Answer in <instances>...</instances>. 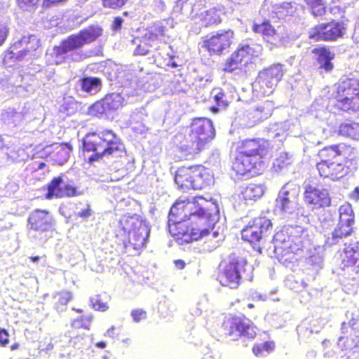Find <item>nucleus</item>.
I'll use <instances>...</instances> for the list:
<instances>
[{
	"mask_svg": "<svg viewBox=\"0 0 359 359\" xmlns=\"http://www.w3.org/2000/svg\"><path fill=\"white\" fill-rule=\"evenodd\" d=\"M215 136L212 122L205 118H194L186 133H177L174 142L179 158L190 160L205 149Z\"/></svg>",
	"mask_w": 359,
	"mask_h": 359,
	"instance_id": "1",
	"label": "nucleus"
},
{
	"mask_svg": "<svg viewBox=\"0 0 359 359\" xmlns=\"http://www.w3.org/2000/svg\"><path fill=\"white\" fill-rule=\"evenodd\" d=\"M102 29L91 26L79 32L77 34L69 36L46 53L47 62L50 65H60L82 60L83 55L79 50L86 44L94 41L102 34Z\"/></svg>",
	"mask_w": 359,
	"mask_h": 359,
	"instance_id": "2",
	"label": "nucleus"
},
{
	"mask_svg": "<svg viewBox=\"0 0 359 359\" xmlns=\"http://www.w3.org/2000/svg\"><path fill=\"white\" fill-rule=\"evenodd\" d=\"M82 145L85 152L93 153L88 157L90 163L105 156H118L124 150L121 139L112 130H108L87 134Z\"/></svg>",
	"mask_w": 359,
	"mask_h": 359,
	"instance_id": "3",
	"label": "nucleus"
},
{
	"mask_svg": "<svg viewBox=\"0 0 359 359\" xmlns=\"http://www.w3.org/2000/svg\"><path fill=\"white\" fill-rule=\"evenodd\" d=\"M344 149V144H334L325 147L318 151L320 161L316 164V168L321 177L336 180L348 173V168L342 156Z\"/></svg>",
	"mask_w": 359,
	"mask_h": 359,
	"instance_id": "4",
	"label": "nucleus"
},
{
	"mask_svg": "<svg viewBox=\"0 0 359 359\" xmlns=\"http://www.w3.org/2000/svg\"><path fill=\"white\" fill-rule=\"evenodd\" d=\"M219 267L218 280L221 285L231 289L237 288L241 279L251 280L252 278L253 268L243 258L231 255L228 262H222Z\"/></svg>",
	"mask_w": 359,
	"mask_h": 359,
	"instance_id": "5",
	"label": "nucleus"
},
{
	"mask_svg": "<svg viewBox=\"0 0 359 359\" xmlns=\"http://www.w3.org/2000/svg\"><path fill=\"white\" fill-rule=\"evenodd\" d=\"M184 217L189 216L188 220L200 223L208 222L213 224L219 219V209L217 205L208 201L203 197H191L184 200Z\"/></svg>",
	"mask_w": 359,
	"mask_h": 359,
	"instance_id": "6",
	"label": "nucleus"
},
{
	"mask_svg": "<svg viewBox=\"0 0 359 359\" xmlns=\"http://www.w3.org/2000/svg\"><path fill=\"white\" fill-rule=\"evenodd\" d=\"M175 182L183 190L202 189L210 185L212 177L203 166L182 167L176 171Z\"/></svg>",
	"mask_w": 359,
	"mask_h": 359,
	"instance_id": "7",
	"label": "nucleus"
},
{
	"mask_svg": "<svg viewBox=\"0 0 359 359\" xmlns=\"http://www.w3.org/2000/svg\"><path fill=\"white\" fill-rule=\"evenodd\" d=\"M303 236L304 230L299 226L284 227L273 236L274 252L278 255H284L303 250Z\"/></svg>",
	"mask_w": 359,
	"mask_h": 359,
	"instance_id": "8",
	"label": "nucleus"
},
{
	"mask_svg": "<svg viewBox=\"0 0 359 359\" xmlns=\"http://www.w3.org/2000/svg\"><path fill=\"white\" fill-rule=\"evenodd\" d=\"M54 226V219L48 211L36 209L29 214L27 219L29 237L43 244L53 236Z\"/></svg>",
	"mask_w": 359,
	"mask_h": 359,
	"instance_id": "9",
	"label": "nucleus"
},
{
	"mask_svg": "<svg viewBox=\"0 0 359 359\" xmlns=\"http://www.w3.org/2000/svg\"><path fill=\"white\" fill-rule=\"evenodd\" d=\"M339 220L333 231L326 236L325 245L331 247L344 241L354 231L355 215L352 206L344 203L338 210Z\"/></svg>",
	"mask_w": 359,
	"mask_h": 359,
	"instance_id": "10",
	"label": "nucleus"
},
{
	"mask_svg": "<svg viewBox=\"0 0 359 359\" xmlns=\"http://www.w3.org/2000/svg\"><path fill=\"white\" fill-rule=\"evenodd\" d=\"M120 226L128 235L129 243L135 249L144 247L150 233L147 223L139 215H123L119 220Z\"/></svg>",
	"mask_w": 359,
	"mask_h": 359,
	"instance_id": "11",
	"label": "nucleus"
},
{
	"mask_svg": "<svg viewBox=\"0 0 359 359\" xmlns=\"http://www.w3.org/2000/svg\"><path fill=\"white\" fill-rule=\"evenodd\" d=\"M335 99L339 109L348 112L359 111V81L353 79L340 80Z\"/></svg>",
	"mask_w": 359,
	"mask_h": 359,
	"instance_id": "12",
	"label": "nucleus"
},
{
	"mask_svg": "<svg viewBox=\"0 0 359 359\" xmlns=\"http://www.w3.org/2000/svg\"><path fill=\"white\" fill-rule=\"evenodd\" d=\"M283 65L278 63L260 71L252 84V89L257 97L269 95L275 89L284 74Z\"/></svg>",
	"mask_w": 359,
	"mask_h": 359,
	"instance_id": "13",
	"label": "nucleus"
},
{
	"mask_svg": "<svg viewBox=\"0 0 359 359\" xmlns=\"http://www.w3.org/2000/svg\"><path fill=\"white\" fill-rule=\"evenodd\" d=\"M300 187L293 182L286 183L280 190L276 200V207L284 217H293L299 208Z\"/></svg>",
	"mask_w": 359,
	"mask_h": 359,
	"instance_id": "14",
	"label": "nucleus"
},
{
	"mask_svg": "<svg viewBox=\"0 0 359 359\" xmlns=\"http://www.w3.org/2000/svg\"><path fill=\"white\" fill-rule=\"evenodd\" d=\"M304 201L312 210L329 207L331 196L329 186L311 182L304 185Z\"/></svg>",
	"mask_w": 359,
	"mask_h": 359,
	"instance_id": "15",
	"label": "nucleus"
},
{
	"mask_svg": "<svg viewBox=\"0 0 359 359\" xmlns=\"http://www.w3.org/2000/svg\"><path fill=\"white\" fill-rule=\"evenodd\" d=\"M271 221L266 217H259L250 220L242 230L241 236L244 241L252 244H260L271 233Z\"/></svg>",
	"mask_w": 359,
	"mask_h": 359,
	"instance_id": "16",
	"label": "nucleus"
},
{
	"mask_svg": "<svg viewBox=\"0 0 359 359\" xmlns=\"http://www.w3.org/2000/svg\"><path fill=\"white\" fill-rule=\"evenodd\" d=\"M222 330L224 334L231 337L232 340H236L241 337L250 339L256 336L255 327L250 320L245 318H226L223 323Z\"/></svg>",
	"mask_w": 359,
	"mask_h": 359,
	"instance_id": "17",
	"label": "nucleus"
},
{
	"mask_svg": "<svg viewBox=\"0 0 359 359\" xmlns=\"http://www.w3.org/2000/svg\"><path fill=\"white\" fill-rule=\"evenodd\" d=\"M234 39V32L231 29H222L208 35L203 46L212 55H222L227 51Z\"/></svg>",
	"mask_w": 359,
	"mask_h": 359,
	"instance_id": "18",
	"label": "nucleus"
},
{
	"mask_svg": "<svg viewBox=\"0 0 359 359\" xmlns=\"http://www.w3.org/2000/svg\"><path fill=\"white\" fill-rule=\"evenodd\" d=\"M262 51V46L256 44H242L227 60L224 65V70L231 72L240 68L242 63L246 64L250 60V56L257 57Z\"/></svg>",
	"mask_w": 359,
	"mask_h": 359,
	"instance_id": "19",
	"label": "nucleus"
},
{
	"mask_svg": "<svg viewBox=\"0 0 359 359\" xmlns=\"http://www.w3.org/2000/svg\"><path fill=\"white\" fill-rule=\"evenodd\" d=\"M39 46V40L35 35L24 36L10 47V57L15 58L18 61H29Z\"/></svg>",
	"mask_w": 359,
	"mask_h": 359,
	"instance_id": "20",
	"label": "nucleus"
},
{
	"mask_svg": "<svg viewBox=\"0 0 359 359\" xmlns=\"http://www.w3.org/2000/svg\"><path fill=\"white\" fill-rule=\"evenodd\" d=\"M346 30L344 22L332 21L315 27L309 32V37L316 41H333L341 37Z\"/></svg>",
	"mask_w": 359,
	"mask_h": 359,
	"instance_id": "21",
	"label": "nucleus"
},
{
	"mask_svg": "<svg viewBox=\"0 0 359 359\" xmlns=\"http://www.w3.org/2000/svg\"><path fill=\"white\" fill-rule=\"evenodd\" d=\"M265 164L259 157H250L238 154L233 163V170L240 175H245L248 173L257 175L264 170Z\"/></svg>",
	"mask_w": 359,
	"mask_h": 359,
	"instance_id": "22",
	"label": "nucleus"
},
{
	"mask_svg": "<svg viewBox=\"0 0 359 359\" xmlns=\"http://www.w3.org/2000/svg\"><path fill=\"white\" fill-rule=\"evenodd\" d=\"M353 319L348 323L344 322L341 324V331L342 335L339 337L337 344L344 350L348 351L347 353H355L359 351V337L352 336L353 328L352 326L355 324Z\"/></svg>",
	"mask_w": 359,
	"mask_h": 359,
	"instance_id": "23",
	"label": "nucleus"
},
{
	"mask_svg": "<svg viewBox=\"0 0 359 359\" xmlns=\"http://www.w3.org/2000/svg\"><path fill=\"white\" fill-rule=\"evenodd\" d=\"M76 188L65 182L62 177L54 178L48 188L47 198H62L65 196L72 197L81 195Z\"/></svg>",
	"mask_w": 359,
	"mask_h": 359,
	"instance_id": "24",
	"label": "nucleus"
},
{
	"mask_svg": "<svg viewBox=\"0 0 359 359\" xmlns=\"http://www.w3.org/2000/svg\"><path fill=\"white\" fill-rule=\"evenodd\" d=\"M265 144L263 140H245L239 147V153L250 157H259L262 160L266 154Z\"/></svg>",
	"mask_w": 359,
	"mask_h": 359,
	"instance_id": "25",
	"label": "nucleus"
},
{
	"mask_svg": "<svg viewBox=\"0 0 359 359\" xmlns=\"http://www.w3.org/2000/svg\"><path fill=\"white\" fill-rule=\"evenodd\" d=\"M344 267L353 268V271L359 274V242L350 243L344 248Z\"/></svg>",
	"mask_w": 359,
	"mask_h": 359,
	"instance_id": "26",
	"label": "nucleus"
},
{
	"mask_svg": "<svg viewBox=\"0 0 359 359\" xmlns=\"http://www.w3.org/2000/svg\"><path fill=\"white\" fill-rule=\"evenodd\" d=\"M224 14V8L218 6L211 8L198 15V21L204 27L217 25L222 22V16Z\"/></svg>",
	"mask_w": 359,
	"mask_h": 359,
	"instance_id": "27",
	"label": "nucleus"
},
{
	"mask_svg": "<svg viewBox=\"0 0 359 359\" xmlns=\"http://www.w3.org/2000/svg\"><path fill=\"white\" fill-rule=\"evenodd\" d=\"M210 96L216 104L210 107V111L214 114L224 110L231 102V97L225 93L224 90L220 88L212 89L210 93Z\"/></svg>",
	"mask_w": 359,
	"mask_h": 359,
	"instance_id": "28",
	"label": "nucleus"
},
{
	"mask_svg": "<svg viewBox=\"0 0 359 359\" xmlns=\"http://www.w3.org/2000/svg\"><path fill=\"white\" fill-rule=\"evenodd\" d=\"M3 122L11 128L19 126L24 120L25 114L22 111H18L13 107L3 109L1 114Z\"/></svg>",
	"mask_w": 359,
	"mask_h": 359,
	"instance_id": "29",
	"label": "nucleus"
},
{
	"mask_svg": "<svg viewBox=\"0 0 359 359\" xmlns=\"http://www.w3.org/2000/svg\"><path fill=\"white\" fill-rule=\"evenodd\" d=\"M81 90L93 95L100 92L102 87L101 79L95 76H84L79 80Z\"/></svg>",
	"mask_w": 359,
	"mask_h": 359,
	"instance_id": "30",
	"label": "nucleus"
},
{
	"mask_svg": "<svg viewBox=\"0 0 359 359\" xmlns=\"http://www.w3.org/2000/svg\"><path fill=\"white\" fill-rule=\"evenodd\" d=\"M317 57V62L320 69H323L326 72H330L333 69L332 60L334 57V54L325 48H316L313 50Z\"/></svg>",
	"mask_w": 359,
	"mask_h": 359,
	"instance_id": "31",
	"label": "nucleus"
},
{
	"mask_svg": "<svg viewBox=\"0 0 359 359\" xmlns=\"http://www.w3.org/2000/svg\"><path fill=\"white\" fill-rule=\"evenodd\" d=\"M203 6L201 0H179L177 6H180L182 13L190 10L189 17L192 20H198V11Z\"/></svg>",
	"mask_w": 359,
	"mask_h": 359,
	"instance_id": "32",
	"label": "nucleus"
},
{
	"mask_svg": "<svg viewBox=\"0 0 359 359\" xmlns=\"http://www.w3.org/2000/svg\"><path fill=\"white\" fill-rule=\"evenodd\" d=\"M132 43L137 46L134 50V55H148L151 51V48L156 45L153 41H150L144 33L141 37L135 38Z\"/></svg>",
	"mask_w": 359,
	"mask_h": 359,
	"instance_id": "33",
	"label": "nucleus"
},
{
	"mask_svg": "<svg viewBox=\"0 0 359 359\" xmlns=\"http://www.w3.org/2000/svg\"><path fill=\"white\" fill-rule=\"evenodd\" d=\"M207 233H208V229H201L191 227L189 231L176 237V239L180 243V244L189 243L193 241H197L198 238H203Z\"/></svg>",
	"mask_w": 359,
	"mask_h": 359,
	"instance_id": "34",
	"label": "nucleus"
},
{
	"mask_svg": "<svg viewBox=\"0 0 359 359\" xmlns=\"http://www.w3.org/2000/svg\"><path fill=\"white\" fill-rule=\"evenodd\" d=\"M338 133L353 140H359V123L355 122L341 123L339 127Z\"/></svg>",
	"mask_w": 359,
	"mask_h": 359,
	"instance_id": "35",
	"label": "nucleus"
},
{
	"mask_svg": "<svg viewBox=\"0 0 359 359\" xmlns=\"http://www.w3.org/2000/svg\"><path fill=\"white\" fill-rule=\"evenodd\" d=\"M184 200H182L181 198L178 199L175 203L170 208L169 215H168V226L169 229V232H172V222H176V220L178 219V217L183 213V217H184Z\"/></svg>",
	"mask_w": 359,
	"mask_h": 359,
	"instance_id": "36",
	"label": "nucleus"
},
{
	"mask_svg": "<svg viewBox=\"0 0 359 359\" xmlns=\"http://www.w3.org/2000/svg\"><path fill=\"white\" fill-rule=\"evenodd\" d=\"M55 299L54 308L57 313L66 311L68 303L72 299V294L69 291H61L53 296Z\"/></svg>",
	"mask_w": 359,
	"mask_h": 359,
	"instance_id": "37",
	"label": "nucleus"
},
{
	"mask_svg": "<svg viewBox=\"0 0 359 359\" xmlns=\"http://www.w3.org/2000/svg\"><path fill=\"white\" fill-rule=\"evenodd\" d=\"M166 27L161 21H157L146 29L144 34L149 37L150 41H153L156 44L159 39L165 34Z\"/></svg>",
	"mask_w": 359,
	"mask_h": 359,
	"instance_id": "38",
	"label": "nucleus"
},
{
	"mask_svg": "<svg viewBox=\"0 0 359 359\" xmlns=\"http://www.w3.org/2000/svg\"><path fill=\"white\" fill-rule=\"evenodd\" d=\"M264 187L261 184H250L241 192L243 198L245 200H256L264 194Z\"/></svg>",
	"mask_w": 359,
	"mask_h": 359,
	"instance_id": "39",
	"label": "nucleus"
},
{
	"mask_svg": "<svg viewBox=\"0 0 359 359\" xmlns=\"http://www.w3.org/2000/svg\"><path fill=\"white\" fill-rule=\"evenodd\" d=\"M252 29L255 32L261 34L264 39L269 41L270 38L276 34L275 29L271 26L269 21H263L261 23L255 22Z\"/></svg>",
	"mask_w": 359,
	"mask_h": 359,
	"instance_id": "40",
	"label": "nucleus"
},
{
	"mask_svg": "<svg viewBox=\"0 0 359 359\" xmlns=\"http://www.w3.org/2000/svg\"><path fill=\"white\" fill-rule=\"evenodd\" d=\"M109 112L114 111L122 107L123 97L120 93H110L103 98Z\"/></svg>",
	"mask_w": 359,
	"mask_h": 359,
	"instance_id": "41",
	"label": "nucleus"
},
{
	"mask_svg": "<svg viewBox=\"0 0 359 359\" xmlns=\"http://www.w3.org/2000/svg\"><path fill=\"white\" fill-rule=\"evenodd\" d=\"M323 261L322 250L318 248V249H315L306 259V264L311 266L316 272H318L323 268Z\"/></svg>",
	"mask_w": 359,
	"mask_h": 359,
	"instance_id": "42",
	"label": "nucleus"
},
{
	"mask_svg": "<svg viewBox=\"0 0 359 359\" xmlns=\"http://www.w3.org/2000/svg\"><path fill=\"white\" fill-rule=\"evenodd\" d=\"M292 156L287 153H281L274 160L272 169L276 172H280L292 162Z\"/></svg>",
	"mask_w": 359,
	"mask_h": 359,
	"instance_id": "43",
	"label": "nucleus"
},
{
	"mask_svg": "<svg viewBox=\"0 0 359 359\" xmlns=\"http://www.w3.org/2000/svg\"><path fill=\"white\" fill-rule=\"evenodd\" d=\"M107 298L106 293L97 294L90 297V305L96 311H105L109 309L107 301Z\"/></svg>",
	"mask_w": 359,
	"mask_h": 359,
	"instance_id": "44",
	"label": "nucleus"
},
{
	"mask_svg": "<svg viewBox=\"0 0 359 359\" xmlns=\"http://www.w3.org/2000/svg\"><path fill=\"white\" fill-rule=\"evenodd\" d=\"M189 221L188 219L182 220V217H180L179 219L176 220V222H172V231L170 233L176 238L189 231L191 229L189 227Z\"/></svg>",
	"mask_w": 359,
	"mask_h": 359,
	"instance_id": "45",
	"label": "nucleus"
},
{
	"mask_svg": "<svg viewBox=\"0 0 359 359\" xmlns=\"http://www.w3.org/2000/svg\"><path fill=\"white\" fill-rule=\"evenodd\" d=\"M310 6L312 14L316 16H323L325 13V6L323 0H304Z\"/></svg>",
	"mask_w": 359,
	"mask_h": 359,
	"instance_id": "46",
	"label": "nucleus"
},
{
	"mask_svg": "<svg viewBox=\"0 0 359 359\" xmlns=\"http://www.w3.org/2000/svg\"><path fill=\"white\" fill-rule=\"evenodd\" d=\"M296 4L292 2H283L280 4H276L275 6V11L278 16L280 18V13L283 15H291L294 13L296 10Z\"/></svg>",
	"mask_w": 359,
	"mask_h": 359,
	"instance_id": "47",
	"label": "nucleus"
},
{
	"mask_svg": "<svg viewBox=\"0 0 359 359\" xmlns=\"http://www.w3.org/2000/svg\"><path fill=\"white\" fill-rule=\"evenodd\" d=\"M217 222L216 221L213 224L209 225L208 222H205L204 224H206L208 228H205V229H208V233H207L204 237L208 236L210 239H216L217 238V241H215V243L212 245V248H216L219 245V241H221L223 239L224 236L222 233H220L218 230L214 231V229L215 228V224Z\"/></svg>",
	"mask_w": 359,
	"mask_h": 359,
	"instance_id": "48",
	"label": "nucleus"
},
{
	"mask_svg": "<svg viewBox=\"0 0 359 359\" xmlns=\"http://www.w3.org/2000/svg\"><path fill=\"white\" fill-rule=\"evenodd\" d=\"M104 102L103 99L96 102L90 107V114L93 116H101L109 113L106 105Z\"/></svg>",
	"mask_w": 359,
	"mask_h": 359,
	"instance_id": "49",
	"label": "nucleus"
},
{
	"mask_svg": "<svg viewBox=\"0 0 359 359\" xmlns=\"http://www.w3.org/2000/svg\"><path fill=\"white\" fill-rule=\"evenodd\" d=\"M56 149L57 160L60 161V163H63L64 162H66L70 156V147L67 144L57 145Z\"/></svg>",
	"mask_w": 359,
	"mask_h": 359,
	"instance_id": "50",
	"label": "nucleus"
},
{
	"mask_svg": "<svg viewBox=\"0 0 359 359\" xmlns=\"http://www.w3.org/2000/svg\"><path fill=\"white\" fill-rule=\"evenodd\" d=\"M127 0H102L104 8L116 9L122 7Z\"/></svg>",
	"mask_w": 359,
	"mask_h": 359,
	"instance_id": "51",
	"label": "nucleus"
},
{
	"mask_svg": "<svg viewBox=\"0 0 359 359\" xmlns=\"http://www.w3.org/2000/svg\"><path fill=\"white\" fill-rule=\"evenodd\" d=\"M151 8L156 13H163L166 9V5L163 0H153Z\"/></svg>",
	"mask_w": 359,
	"mask_h": 359,
	"instance_id": "52",
	"label": "nucleus"
},
{
	"mask_svg": "<svg viewBox=\"0 0 359 359\" xmlns=\"http://www.w3.org/2000/svg\"><path fill=\"white\" fill-rule=\"evenodd\" d=\"M131 316L135 323L147 318V312L142 309H135L131 311Z\"/></svg>",
	"mask_w": 359,
	"mask_h": 359,
	"instance_id": "53",
	"label": "nucleus"
},
{
	"mask_svg": "<svg viewBox=\"0 0 359 359\" xmlns=\"http://www.w3.org/2000/svg\"><path fill=\"white\" fill-rule=\"evenodd\" d=\"M10 88V82L6 75L0 74V90H8Z\"/></svg>",
	"mask_w": 359,
	"mask_h": 359,
	"instance_id": "54",
	"label": "nucleus"
},
{
	"mask_svg": "<svg viewBox=\"0 0 359 359\" xmlns=\"http://www.w3.org/2000/svg\"><path fill=\"white\" fill-rule=\"evenodd\" d=\"M9 342L8 332L4 328L0 327V345L2 346H6Z\"/></svg>",
	"mask_w": 359,
	"mask_h": 359,
	"instance_id": "55",
	"label": "nucleus"
},
{
	"mask_svg": "<svg viewBox=\"0 0 359 359\" xmlns=\"http://www.w3.org/2000/svg\"><path fill=\"white\" fill-rule=\"evenodd\" d=\"M39 0H18L20 8L27 9V7L33 6L38 3Z\"/></svg>",
	"mask_w": 359,
	"mask_h": 359,
	"instance_id": "56",
	"label": "nucleus"
},
{
	"mask_svg": "<svg viewBox=\"0 0 359 359\" xmlns=\"http://www.w3.org/2000/svg\"><path fill=\"white\" fill-rule=\"evenodd\" d=\"M8 34V27L4 24H0V46L5 42Z\"/></svg>",
	"mask_w": 359,
	"mask_h": 359,
	"instance_id": "57",
	"label": "nucleus"
},
{
	"mask_svg": "<svg viewBox=\"0 0 359 359\" xmlns=\"http://www.w3.org/2000/svg\"><path fill=\"white\" fill-rule=\"evenodd\" d=\"M320 224L323 228L334 224V219L331 215L327 216H322L319 218Z\"/></svg>",
	"mask_w": 359,
	"mask_h": 359,
	"instance_id": "58",
	"label": "nucleus"
},
{
	"mask_svg": "<svg viewBox=\"0 0 359 359\" xmlns=\"http://www.w3.org/2000/svg\"><path fill=\"white\" fill-rule=\"evenodd\" d=\"M123 19L121 17H116L111 25V29L114 32H118L122 27Z\"/></svg>",
	"mask_w": 359,
	"mask_h": 359,
	"instance_id": "59",
	"label": "nucleus"
},
{
	"mask_svg": "<svg viewBox=\"0 0 359 359\" xmlns=\"http://www.w3.org/2000/svg\"><path fill=\"white\" fill-rule=\"evenodd\" d=\"M271 103L269 102H265L263 105L258 106L257 110L262 112L264 109H267V112L265 113L266 118L271 114Z\"/></svg>",
	"mask_w": 359,
	"mask_h": 359,
	"instance_id": "60",
	"label": "nucleus"
},
{
	"mask_svg": "<svg viewBox=\"0 0 359 359\" xmlns=\"http://www.w3.org/2000/svg\"><path fill=\"white\" fill-rule=\"evenodd\" d=\"M260 347L262 348L266 352V354H269L271 352L275 347V344L273 341H266L260 344Z\"/></svg>",
	"mask_w": 359,
	"mask_h": 359,
	"instance_id": "61",
	"label": "nucleus"
},
{
	"mask_svg": "<svg viewBox=\"0 0 359 359\" xmlns=\"http://www.w3.org/2000/svg\"><path fill=\"white\" fill-rule=\"evenodd\" d=\"M252 352L257 357H264L267 355L265 351L260 347V344H256L253 346Z\"/></svg>",
	"mask_w": 359,
	"mask_h": 359,
	"instance_id": "62",
	"label": "nucleus"
},
{
	"mask_svg": "<svg viewBox=\"0 0 359 359\" xmlns=\"http://www.w3.org/2000/svg\"><path fill=\"white\" fill-rule=\"evenodd\" d=\"M92 212L89 205H87V208L85 210L79 211L77 215L83 219H87L92 215Z\"/></svg>",
	"mask_w": 359,
	"mask_h": 359,
	"instance_id": "63",
	"label": "nucleus"
},
{
	"mask_svg": "<svg viewBox=\"0 0 359 359\" xmlns=\"http://www.w3.org/2000/svg\"><path fill=\"white\" fill-rule=\"evenodd\" d=\"M307 280L303 279L299 282V285L297 286H292L290 285V289L294 290L295 292H299L306 288L308 286Z\"/></svg>",
	"mask_w": 359,
	"mask_h": 359,
	"instance_id": "64",
	"label": "nucleus"
}]
</instances>
